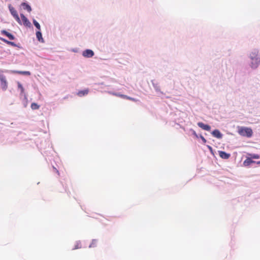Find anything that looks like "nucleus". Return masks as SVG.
Masks as SVG:
<instances>
[{"mask_svg": "<svg viewBox=\"0 0 260 260\" xmlns=\"http://www.w3.org/2000/svg\"><path fill=\"white\" fill-rule=\"evenodd\" d=\"M250 62L249 67L253 70L256 69L260 64V53L257 49H253L249 54Z\"/></svg>", "mask_w": 260, "mask_h": 260, "instance_id": "1", "label": "nucleus"}, {"mask_svg": "<svg viewBox=\"0 0 260 260\" xmlns=\"http://www.w3.org/2000/svg\"><path fill=\"white\" fill-rule=\"evenodd\" d=\"M238 133L241 136L248 138H251L253 134V131L251 127L245 126H238Z\"/></svg>", "mask_w": 260, "mask_h": 260, "instance_id": "2", "label": "nucleus"}, {"mask_svg": "<svg viewBox=\"0 0 260 260\" xmlns=\"http://www.w3.org/2000/svg\"><path fill=\"white\" fill-rule=\"evenodd\" d=\"M4 71L0 70V85L3 91H6L8 88V83L6 76L3 74Z\"/></svg>", "mask_w": 260, "mask_h": 260, "instance_id": "3", "label": "nucleus"}, {"mask_svg": "<svg viewBox=\"0 0 260 260\" xmlns=\"http://www.w3.org/2000/svg\"><path fill=\"white\" fill-rule=\"evenodd\" d=\"M8 8L9 11L12 15V16L14 17L15 20L20 25H22V22L20 20L18 14L15 9L11 5L9 4L8 5Z\"/></svg>", "mask_w": 260, "mask_h": 260, "instance_id": "4", "label": "nucleus"}, {"mask_svg": "<svg viewBox=\"0 0 260 260\" xmlns=\"http://www.w3.org/2000/svg\"><path fill=\"white\" fill-rule=\"evenodd\" d=\"M20 15L22 20V24H23L24 26L27 28H33L30 22L24 14L20 13Z\"/></svg>", "mask_w": 260, "mask_h": 260, "instance_id": "5", "label": "nucleus"}, {"mask_svg": "<svg viewBox=\"0 0 260 260\" xmlns=\"http://www.w3.org/2000/svg\"><path fill=\"white\" fill-rule=\"evenodd\" d=\"M1 34L7 38H8L9 41L15 40H16V37L14 35L9 32L6 29H2L1 30Z\"/></svg>", "mask_w": 260, "mask_h": 260, "instance_id": "6", "label": "nucleus"}, {"mask_svg": "<svg viewBox=\"0 0 260 260\" xmlns=\"http://www.w3.org/2000/svg\"><path fill=\"white\" fill-rule=\"evenodd\" d=\"M82 55L85 58H91L94 55V52L90 49H86L82 51Z\"/></svg>", "mask_w": 260, "mask_h": 260, "instance_id": "7", "label": "nucleus"}, {"mask_svg": "<svg viewBox=\"0 0 260 260\" xmlns=\"http://www.w3.org/2000/svg\"><path fill=\"white\" fill-rule=\"evenodd\" d=\"M5 72H10L12 74H17L24 75V76H30L31 75L30 72L27 71H17V70L8 71V70H6Z\"/></svg>", "mask_w": 260, "mask_h": 260, "instance_id": "8", "label": "nucleus"}, {"mask_svg": "<svg viewBox=\"0 0 260 260\" xmlns=\"http://www.w3.org/2000/svg\"><path fill=\"white\" fill-rule=\"evenodd\" d=\"M197 125L202 129L210 132L211 130V126L208 124L205 123L203 122L199 121L197 123Z\"/></svg>", "mask_w": 260, "mask_h": 260, "instance_id": "9", "label": "nucleus"}, {"mask_svg": "<svg viewBox=\"0 0 260 260\" xmlns=\"http://www.w3.org/2000/svg\"><path fill=\"white\" fill-rule=\"evenodd\" d=\"M253 164H256V161L252 160L247 155L246 156V159L243 161V165L244 167H249Z\"/></svg>", "mask_w": 260, "mask_h": 260, "instance_id": "10", "label": "nucleus"}, {"mask_svg": "<svg viewBox=\"0 0 260 260\" xmlns=\"http://www.w3.org/2000/svg\"><path fill=\"white\" fill-rule=\"evenodd\" d=\"M246 70L247 69L245 68L243 69V71H241L240 72H236L235 75V78L236 80H238V77L240 76V74H241L242 76L243 77H244L246 74ZM245 78L243 77L242 79H240L239 81L240 83H242L244 82Z\"/></svg>", "mask_w": 260, "mask_h": 260, "instance_id": "11", "label": "nucleus"}, {"mask_svg": "<svg viewBox=\"0 0 260 260\" xmlns=\"http://www.w3.org/2000/svg\"><path fill=\"white\" fill-rule=\"evenodd\" d=\"M151 82L156 92L159 93L162 95L165 94L164 93L160 90V86H159L158 82L155 80H151Z\"/></svg>", "mask_w": 260, "mask_h": 260, "instance_id": "12", "label": "nucleus"}, {"mask_svg": "<svg viewBox=\"0 0 260 260\" xmlns=\"http://www.w3.org/2000/svg\"><path fill=\"white\" fill-rule=\"evenodd\" d=\"M211 134L213 137L218 139H222L223 136V135L218 129H214L211 132Z\"/></svg>", "mask_w": 260, "mask_h": 260, "instance_id": "13", "label": "nucleus"}, {"mask_svg": "<svg viewBox=\"0 0 260 260\" xmlns=\"http://www.w3.org/2000/svg\"><path fill=\"white\" fill-rule=\"evenodd\" d=\"M219 156L223 159H228L231 157V154L222 150L218 151Z\"/></svg>", "mask_w": 260, "mask_h": 260, "instance_id": "14", "label": "nucleus"}, {"mask_svg": "<svg viewBox=\"0 0 260 260\" xmlns=\"http://www.w3.org/2000/svg\"><path fill=\"white\" fill-rule=\"evenodd\" d=\"M21 5L23 9L27 11L28 12H30L32 11L31 7L30 4L27 2L24 1L22 2Z\"/></svg>", "mask_w": 260, "mask_h": 260, "instance_id": "15", "label": "nucleus"}, {"mask_svg": "<svg viewBox=\"0 0 260 260\" xmlns=\"http://www.w3.org/2000/svg\"><path fill=\"white\" fill-rule=\"evenodd\" d=\"M18 89H19L20 91V97L21 98L22 96H24V94H26L25 93V89L23 87L22 84L19 81L17 82Z\"/></svg>", "mask_w": 260, "mask_h": 260, "instance_id": "16", "label": "nucleus"}, {"mask_svg": "<svg viewBox=\"0 0 260 260\" xmlns=\"http://www.w3.org/2000/svg\"><path fill=\"white\" fill-rule=\"evenodd\" d=\"M36 38L39 42L42 43H44L45 42V40L42 36L41 30H37L36 32Z\"/></svg>", "mask_w": 260, "mask_h": 260, "instance_id": "17", "label": "nucleus"}, {"mask_svg": "<svg viewBox=\"0 0 260 260\" xmlns=\"http://www.w3.org/2000/svg\"><path fill=\"white\" fill-rule=\"evenodd\" d=\"M88 92H89L88 88H85L83 90H79L78 91V92L77 93V94L79 97H83V96L86 95L88 93Z\"/></svg>", "mask_w": 260, "mask_h": 260, "instance_id": "18", "label": "nucleus"}, {"mask_svg": "<svg viewBox=\"0 0 260 260\" xmlns=\"http://www.w3.org/2000/svg\"><path fill=\"white\" fill-rule=\"evenodd\" d=\"M247 155L252 160L254 159H257L260 158V155L258 154L248 153Z\"/></svg>", "mask_w": 260, "mask_h": 260, "instance_id": "19", "label": "nucleus"}, {"mask_svg": "<svg viewBox=\"0 0 260 260\" xmlns=\"http://www.w3.org/2000/svg\"><path fill=\"white\" fill-rule=\"evenodd\" d=\"M32 23L34 26L37 29V30H41V25L40 23L34 18L32 19Z\"/></svg>", "mask_w": 260, "mask_h": 260, "instance_id": "20", "label": "nucleus"}, {"mask_svg": "<svg viewBox=\"0 0 260 260\" xmlns=\"http://www.w3.org/2000/svg\"><path fill=\"white\" fill-rule=\"evenodd\" d=\"M82 248L81 242L80 241H76L74 247L73 248L72 250L78 249Z\"/></svg>", "mask_w": 260, "mask_h": 260, "instance_id": "21", "label": "nucleus"}, {"mask_svg": "<svg viewBox=\"0 0 260 260\" xmlns=\"http://www.w3.org/2000/svg\"><path fill=\"white\" fill-rule=\"evenodd\" d=\"M30 107L32 110H38L40 106L38 103L34 102L31 104Z\"/></svg>", "mask_w": 260, "mask_h": 260, "instance_id": "22", "label": "nucleus"}, {"mask_svg": "<svg viewBox=\"0 0 260 260\" xmlns=\"http://www.w3.org/2000/svg\"><path fill=\"white\" fill-rule=\"evenodd\" d=\"M23 99L22 100L23 105L24 108H26L27 107V104H28V100H27V98L26 94H24V96H23Z\"/></svg>", "mask_w": 260, "mask_h": 260, "instance_id": "23", "label": "nucleus"}, {"mask_svg": "<svg viewBox=\"0 0 260 260\" xmlns=\"http://www.w3.org/2000/svg\"><path fill=\"white\" fill-rule=\"evenodd\" d=\"M97 244V240L96 239H92L91 243L89 245V248L95 247L96 246Z\"/></svg>", "mask_w": 260, "mask_h": 260, "instance_id": "24", "label": "nucleus"}, {"mask_svg": "<svg viewBox=\"0 0 260 260\" xmlns=\"http://www.w3.org/2000/svg\"><path fill=\"white\" fill-rule=\"evenodd\" d=\"M189 132L191 133V135H193L196 138L198 139V134L196 132V131L190 128L189 129Z\"/></svg>", "mask_w": 260, "mask_h": 260, "instance_id": "25", "label": "nucleus"}, {"mask_svg": "<svg viewBox=\"0 0 260 260\" xmlns=\"http://www.w3.org/2000/svg\"><path fill=\"white\" fill-rule=\"evenodd\" d=\"M199 138H200V139H201V140H202V143H203V144H204V145H205V144L207 143V140H206V139L203 137V136L202 134H199V135H198V139H199Z\"/></svg>", "mask_w": 260, "mask_h": 260, "instance_id": "26", "label": "nucleus"}, {"mask_svg": "<svg viewBox=\"0 0 260 260\" xmlns=\"http://www.w3.org/2000/svg\"><path fill=\"white\" fill-rule=\"evenodd\" d=\"M207 147L210 152L211 154L213 155H214V150H213V148L210 145H207Z\"/></svg>", "mask_w": 260, "mask_h": 260, "instance_id": "27", "label": "nucleus"}, {"mask_svg": "<svg viewBox=\"0 0 260 260\" xmlns=\"http://www.w3.org/2000/svg\"><path fill=\"white\" fill-rule=\"evenodd\" d=\"M7 44L8 45L13 46V47H15V46H16V43H15L14 42L11 41H9V40Z\"/></svg>", "mask_w": 260, "mask_h": 260, "instance_id": "28", "label": "nucleus"}, {"mask_svg": "<svg viewBox=\"0 0 260 260\" xmlns=\"http://www.w3.org/2000/svg\"><path fill=\"white\" fill-rule=\"evenodd\" d=\"M0 40L3 41V42L5 43L6 44L8 43L9 40L4 38H3V37H0Z\"/></svg>", "mask_w": 260, "mask_h": 260, "instance_id": "29", "label": "nucleus"}, {"mask_svg": "<svg viewBox=\"0 0 260 260\" xmlns=\"http://www.w3.org/2000/svg\"><path fill=\"white\" fill-rule=\"evenodd\" d=\"M118 96L119 97H121L122 98V99H126L127 98V95H124V94H121V93H118Z\"/></svg>", "mask_w": 260, "mask_h": 260, "instance_id": "30", "label": "nucleus"}, {"mask_svg": "<svg viewBox=\"0 0 260 260\" xmlns=\"http://www.w3.org/2000/svg\"><path fill=\"white\" fill-rule=\"evenodd\" d=\"M126 99L132 101H134V102H137L138 101V100H137L135 98H133L132 97L129 96H127Z\"/></svg>", "mask_w": 260, "mask_h": 260, "instance_id": "31", "label": "nucleus"}, {"mask_svg": "<svg viewBox=\"0 0 260 260\" xmlns=\"http://www.w3.org/2000/svg\"><path fill=\"white\" fill-rule=\"evenodd\" d=\"M15 47H17L19 49L23 48V47H22V46L21 45V44L19 43H16V46H15Z\"/></svg>", "mask_w": 260, "mask_h": 260, "instance_id": "32", "label": "nucleus"}, {"mask_svg": "<svg viewBox=\"0 0 260 260\" xmlns=\"http://www.w3.org/2000/svg\"><path fill=\"white\" fill-rule=\"evenodd\" d=\"M61 183L62 185V186H63V185L62 184V183ZM63 191H64L67 192V189H66V187H64V186H63V189H62V190H61L60 191V192H63Z\"/></svg>", "mask_w": 260, "mask_h": 260, "instance_id": "33", "label": "nucleus"}, {"mask_svg": "<svg viewBox=\"0 0 260 260\" xmlns=\"http://www.w3.org/2000/svg\"><path fill=\"white\" fill-rule=\"evenodd\" d=\"M71 51H72V52H73L76 53V52H77L78 50H77V48H73V49H72Z\"/></svg>", "mask_w": 260, "mask_h": 260, "instance_id": "34", "label": "nucleus"}, {"mask_svg": "<svg viewBox=\"0 0 260 260\" xmlns=\"http://www.w3.org/2000/svg\"><path fill=\"white\" fill-rule=\"evenodd\" d=\"M113 95H116V96H118V93H117V92H112V93Z\"/></svg>", "mask_w": 260, "mask_h": 260, "instance_id": "35", "label": "nucleus"}, {"mask_svg": "<svg viewBox=\"0 0 260 260\" xmlns=\"http://www.w3.org/2000/svg\"><path fill=\"white\" fill-rule=\"evenodd\" d=\"M53 167V169H54V170H55V171L58 173V174H59V173L58 170H57L56 169V168H55L54 167Z\"/></svg>", "mask_w": 260, "mask_h": 260, "instance_id": "36", "label": "nucleus"}, {"mask_svg": "<svg viewBox=\"0 0 260 260\" xmlns=\"http://www.w3.org/2000/svg\"><path fill=\"white\" fill-rule=\"evenodd\" d=\"M256 164L258 165H260V160L256 161Z\"/></svg>", "mask_w": 260, "mask_h": 260, "instance_id": "37", "label": "nucleus"}]
</instances>
